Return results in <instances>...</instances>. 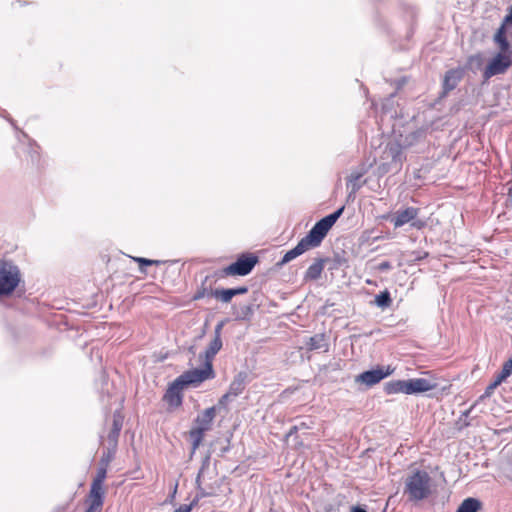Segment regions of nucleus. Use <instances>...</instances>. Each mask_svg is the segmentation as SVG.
I'll return each instance as SVG.
<instances>
[{
    "label": "nucleus",
    "instance_id": "12",
    "mask_svg": "<svg viewBox=\"0 0 512 512\" xmlns=\"http://www.w3.org/2000/svg\"><path fill=\"white\" fill-rule=\"evenodd\" d=\"M409 145L410 143L390 142L385 150L386 158H391L392 162L400 167L404 160L403 149Z\"/></svg>",
    "mask_w": 512,
    "mask_h": 512
},
{
    "label": "nucleus",
    "instance_id": "33",
    "mask_svg": "<svg viewBox=\"0 0 512 512\" xmlns=\"http://www.w3.org/2000/svg\"><path fill=\"white\" fill-rule=\"evenodd\" d=\"M174 512H190V507H188L187 505H181Z\"/></svg>",
    "mask_w": 512,
    "mask_h": 512
},
{
    "label": "nucleus",
    "instance_id": "2",
    "mask_svg": "<svg viewBox=\"0 0 512 512\" xmlns=\"http://www.w3.org/2000/svg\"><path fill=\"white\" fill-rule=\"evenodd\" d=\"M431 478L426 471H416L405 481L404 492L412 501L425 499L430 494Z\"/></svg>",
    "mask_w": 512,
    "mask_h": 512
},
{
    "label": "nucleus",
    "instance_id": "24",
    "mask_svg": "<svg viewBox=\"0 0 512 512\" xmlns=\"http://www.w3.org/2000/svg\"><path fill=\"white\" fill-rule=\"evenodd\" d=\"M512 374V359L506 361L501 372L497 375L496 380L501 384L506 378Z\"/></svg>",
    "mask_w": 512,
    "mask_h": 512
},
{
    "label": "nucleus",
    "instance_id": "37",
    "mask_svg": "<svg viewBox=\"0 0 512 512\" xmlns=\"http://www.w3.org/2000/svg\"><path fill=\"white\" fill-rule=\"evenodd\" d=\"M352 512H366V511L361 508H355V509H353Z\"/></svg>",
    "mask_w": 512,
    "mask_h": 512
},
{
    "label": "nucleus",
    "instance_id": "23",
    "mask_svg": "<svg viewBox=\"0 0 512 512\" xmlns=\"http://www.w3.org/2000/svg\"><path fill=\"white\" fill-rule=\"evenodd\" d=\"M122 423H123V419H122V416L120 415L119 412H116L114 413V416H113V428H112V431L110 432V435L109 437L112 439V440H116L120 431H121V428H122Z\"/></svg>",
    "mask_w": 512,
    "mask_h": 512
},
{
    "label": "nucleus",
    "instance_id": "20",
    "mask_svg": "<svg viewBox=\"0 0 512 512\" xmlns=\"http://www.w3.org/2000/svg\"><path fill=\"white\" fill-rule=\"evenodd\" d=\"M481 507L479 500L475 498L465 499L459 506L457 512H477Z\"/></svg>",
    "mask_w": 512,
    "mask_h": 512
},
{
    "label": "nucleus",
    "instance_id": "17",
    "mask_svg": "<svg viewBox=\"0 0 512 512\" xmlns=\"http://www.w3.org/2000/svg\"><path fill=\"white\" fill-rule=\"evenodd\" d=\"M385 391L388 394L403 393L409 395L407 380H394L385 384Z\"/></svg>",
    "mask_w": 512,
    "mask_h": 512
},
{
    "label": "nucleus",
    "instance_id": "38",
    "mask_svg": "<svg viewBox=\"0 0 512 512\" xmlns=\"http://www.w3.org/2000/svg\"><path fill=\"white\" fill-rule=\"evenodd\" d=\"M474 59H480L478 56L477 57H471L470 60L473 61Z\"/></svg>",
    "mask_w": 512,
    "mask_h": 512
},
{
    "label": "nucleus",
    "instance_id": "21",
    "mask_svg": "<svg viewBox=\"0 0 512 512\" xmlns=\"http://www.w3.org/2000/svg\"><path fill=\"white\" fill-rule=\"evenodd\" d=\"M245 388V384H244V379L242 378L241 375H238L233 381L232 383L230 384V387H229V390H228V393L233 396V397H236L238 396L239 394L242 393V391L244 390Z\"/></svg>",
    "mask_w": 512,
    "mask_h": 512
},
{
    "label": "nucleus",
    "instance_id": "5",
    "mask_svg": "<svg viewBox=\"0 0 512 512\" xmlns=\"http://www.w3.org/2000/svg\"><path fill=\"white\" fill-rule=\"evenodd\" d=\"M214 378V370L211 363H204L202 368H195L184 372L177 377V384H181L184 388L193 386L197 387L202 382Z\"/></svg>",
    "mask_w": 512,
    "mask_h": 512
},
{
    "label": "nucleus",
    "instance_id": "11",
    "mask_svg": "<svg viewBox=\"0 0 512 512\" xmlns=\"http://www.w3.org/2000/svg\"><path fill=\"white\" fill-rule=\"evenodd\" d=\"M407 382L409 395L424 393L435 389L437 386L433 379L427 378H413L408 379Z\"/></svg>",
    "mask_w": 512,
    "mask_h": 512
},
{
    "label": "nucleus",
    "instance_id": "6",
    "mask_svg": "<svg viewBox=\"0 0 512 512\" xmlns=\"http://www.w3.org/2000/svg\"><path fill=\"white\" fill-rule=\"evenodd\" d=\"M418 213V208L406 207L403 210L396 211L391 216H387L386 219H389L395 228L410 223L413 228L422 229L425 226V222L417 219Z\"/></svg>",
    "mask_w": 512,
    "mask_h": 512
},
{
    "label": "nucleus",
    "instance_id": "22",
    "mask_svg": "<svg viewBox=\"0 0 512 512\" xmlns=\"http://www.w3.org/2000/svg\"><path fill=\"white\" fill-rule=\"evenodd\" d=\"M375 304L382 309L388 308L392 304L390 292L385 290L375 296Z\"/></svg>",
    "mask_w": 512,
    "mask_h": 512
},
{
    "label": "nucleus",
    "instance_id": "1",
    "mask_svg": "<svg viewBox=\"0 0 512 512\" xmlns=\"http://www.w3.org/2000/svg\"><path fill=\"white\" fill-rule=\"evenodd\" d=\"M345 207L342 206L334 213L322 218L319 220L309 231V233L302 238L300 241L305 245V247L309 250L311 248L318 247L328 231L332 228L335 222L342 215Z\"/></svg>",
    "mask_w": 512,
    "mask_h": 512
},
{
    "label": "nucleus",
    "instance_id": "10",
    "mask_svg": "<svg viewBox=\"0 0 512 512\" xmlns=\"http://www.w3.org/2000/svg\"><path fill=\"white\" fill-rule=\"evenodd\" d=\"M393 373V369L388 367H377L369 371H365L356 376L355 381L357 383L364 384L367 387H371L379 383L384 378L388 377Z\"/></svg>",
    "mask_w": 512,
    "mask_h": 512
},
{
    "label": "nucleus",
    "instance_id": "8",
    "mask_svg": "<svg viewBox=\"0 0 512 512\" xmlns=\"http://www.w3.org/2000/svg\"><path fill=\"white\" fill-rule=\"evenodd\" d=\"M107 470L106 467H100L97 470V474L92 481L89 495L87 498V503L96 504L99 506H103L104 503V489L103 483L106 479Z\"/></svg>",
    "mask_w": 512,
    "mask_h": 512
},
{
    "label": "nucleus",
    "instance_id": "29",
    "mask_svg": "<svg viewBox=\"0 0 512 512\" xmlns=\"http://www.w3.org/2000/svg\"><path fill=\"white\" fill-rule=\"evenodd\" d=\"M87 504H88V506H87V509L85 512H102L103 506H99V505L92 504V503H87Z\"/></svg>",
    "mask_w": 512,
    "mask_h": 512
},
{
    "label": "nucleus",
    "instance_id": "25",
    "mask_svg": "<svg viewBox=\"0 0 512 512\" xmlns=\"http://www.w3.org/2000/svg\"><path fill=\"white\" fill-rule=\"evenodd\" d=\"M495 41L500 46V49H501L500 52H512V50L509 48V44H508L506 37L503 33V28H501L495 35Z\"/></svg>",
    "mask_w": 512,
    "mask_h": 512
},
{
    "label": "nucleus",
    "instance_id": "7",
    "mask_svg": "<svg viewBox=\"0 0 512 512\" xmlns=\"http://www.w3.org/2000/svg\"><path fill=\"white\" fill-rule=\"evenodd\" d=\"M512 64V52H499L486 66L483 77L485 80L503 74Z\"/></svg>",
    "mask_w": 512,
    "mask_h": 512
},
{
    "label": "nucleus",
    "instance_id": "30",
    "mask_svg": "<svg viewBox=\"0 0 512 512\" xmlns=\"http://www.w3.org/2000/svg\"><path fill=\"white\" fill-rule=\"evenodd\" d=\"M391 268H392V266H391L390 262H388V261H384V262L380 263L377 267V269L379 271H387V270H390Z\"/></svg>",
    "mask_w": 512,
    "mask_h": 512
},
{
    "label": "nucleus",
    "instance_id": "14",
    "mask_svg": "<svg viewBox=\"0 0 512 512\" xmlns=\"http://www.w3.org/2000/svg\"><path fill=\"white\" fill-rule=\"evenodd\" d=\"M184 387L181 384H177V379L169 386L165 393L164 399L170 406L177 407L182 403V390Z\"/></svg>",
    "mask_w": 512,
    "mask_h": 512
},
{
    "label": "nucleus",
    "instance_id": "13",
    "mask_svg": "<svg viewBox=\"0 0 512 512\" xmlns=\"http://www.w3.org/2000/svg\"><path fill=\"white\" fill-rule=\"evenodd\" d=\"M221 330H222V324H218L215 328V337L210 342L208 348L206 349V351L204 353L205 363L212 364L213 358L222 348Z\"/></svg>",
    "mask_w": 512,
    "mask_h": 512
},
{
    "label": "nucleus",
    "instance_id": "28",
    "mask_svg": "<svg viewBox=\"0 0 512 512\" xmlns=\"http://www.w3.org/2000/svg\"><path fill=\"white\" fill-rule=\"evenodd\" d=\"M500 385L499 381L496 379L486 388L485 392L479 397V401L490 397L494 390Z\"/></svg>",
    "mask_w": 512,
    "mask_h": 512
},
{
    "label": "nucleus",
    "instance_id": "19",
    "mask_svg": "<svg viewBox=\"0 0 512 512\" xmlns=\"http://www.w3.org/2000/svg\"><path fill=\"white\" fill-rule=\"evenodd\" d=\"M324 269V263L322 260H317L316 262H314L313 264H311L306 273H305V279L306 280H316L318 279L321 274H322V271Z\"/></svg>",
    "mask_w": 512,
    "mask_h": 512
},
{
    "label": "nucleus",
    "instance_id": "36",
    "mask_svg": "<svg viewBox=\"0 0 512 512\" xmlns=\"http://www.w3.org/2000/svg\"><path fill=\"white\" fill-rule=\"evenodd\" d=\"M207 495L208 494L202 489L196 494V496H200V499L206 497Z\"/></svg>",
    "mask_w": 512,
    "mask_h": 512
},
{
    "label": "nucleus",
    "instance_id": "34",
    "mask_svg": "<svg viewBox=\"0 0 512 512\" xmlns=\"http://www.w3.org/2000/svg\"><path fill=\"white\" fill-rule=\"evenodd\" d=\"M504 21L505 23L512 24V8L510 9L509 14L506 15Z\"/></svg>",
    "mask_w": 512,
    "mask_h": 512
},
{
    "label": "nucleus",
    "instance_id": "26",
    "mask_svg": "<svg viewBox=\"0 0 512 512\" xmlns=\"http://www.w3.org/2000/svg\"><path fill=\"white\" fill-rule=\"evenodd\" d=\"M132 259L139 264V270L142 273L146 272L143 266L159 265L161 263L159 260H151L142 257H133Z\"/></svg>",
    "mask_w": 512,
    "mask_h": 512
},
{
    "label": "nucleus",
    "instance_id": "3",
    "mask_svg": "<svg viewBox=\"0 0 512 512\" xmlns=\"http://www.w3.org/2000/svg\"><path fill=\"white\" fill-rule=\"evenodd\" d=\"M215 416L216 408L210 407L205 409L195 419V426L190 431L193 450H196L200 446L205 433L211 429Z\"/></svg>",
    "mask_w": 512,
    "mask_h": 512
},
{
    "label": "nucleus",
    "instance_id": "16",
    "mask_svg": "<svg viewBox=\"0 0 512 512\" xmlns=\"http://www.w3.org/2000/svg\"><path fill=\"white\" fill-rule=\"evenodd\" d=\"M463 76L462 69H452L447 71L444 77L443 87L446 92L453 90Z\"/></svg>",
    "mask_w": 512,
    "mask_h": 512
},
{
    "label": "nucleus",
    "instance_id": "32",
    "mask_svg": "<svg viewBox=\"0 0 512 512\" xmlns=\"http://www.w3.org/2000/svg\"><path fill=\"white\" fill-rule=\"evenodd\" d=\"M200 501V496H195V498L192 500V502L187 505L188 507H190V511L192 510L193 507H195L198 502Z\"/></svg>",
    "mask_w": 512,
    "mask_h": 512
},
{
    "label": "nucleus",
    "instance_id": "35",
    "mask_svg": "<svg viewBox=\"0 0 512 512\" xmlns=\"http://www.w3.org/2000/svg\"><path fill=\"white\" fill-rule=\"evenodd\" d=\"M231 397V395L227 392L225 395L222 396L220 402L225 403L228 401V399Z\"/></svg>",
    "mask_w": 512,
    "mask_h": 512
},
{
    "label": "nucleus",
    "instance_id": "4",
    "mask_svg": "<svg viewBox=\"0 0 512 512\" xmlns=\"http://www.w3.org/2000/svg\"><path fill=\"white\" fill-rule=\"evenodd\" d=\"M20 271L10 262L0 261V295H9L18 286Z\"/></svg>",
    "mask_w": 512,
    "mask_h": 512
},
{
    "label": "nucleus",
    "instance_id": "9",
    "mask_svg": "<svg viewBox=\"0 0 512 512\" xmlns=\"http://www.w3.org/2000/svg\"><path fill=\"white\" fill-rule=\"evenodd\" d=\"M256 263H257L256 257L243 256V257H240L236 262L225 267L222 272H223V275H225V276H230V275L245 276L251 272V270L254 268Z\"/></svg>",
    "mask_w": 512,
    "mask_h": 512
},
{
    "label": "nucleus",
    "instance_id": "15",
    "mask_svg": "<svg viewBox=\"0 0 512 512\" xmlns=\"http://www.w3.org/2000/svg\"><path fill=\"white\" fill-rule=\"evenodd\" d=\"M247 287H239L232 289H216L213 292V296L224 303H228L231 299L236 295H241L247 293Z\"/></svg>",
    "mask_w": 512,
    "mask_h": 512
},
{
    "label": "nucleus",
    "instance_id": "18",
    "mask_svg": "<svg viewBox=\"0 0 512 512\" xmlns=\"http://www.w3.org/2000/svg\"><path fill=\"white\" fill-rule=\"evenodd\" d=\"M308 251V249L305 247V245L299 241L298 244L291 250L285 253L281 260V265L286 264L290 262L291 260L295 259L296 257L300 256L304 252Z\"/></svg>",
    "mask_w": 512,
    "mask_h": 512
},
{
    "label": "nucleus",
    "instance_id": "27",
    "mask_svg": "<svg viewBox=\"0 0 512 512\" xmlns=\"http://www.w3.org/2000/svg\"><path fill=\"white\" fill-rule=\"evenodd\" d=\"M322 342H323V336L322 335H316L314 337H311L308 346L310 349H320L322 348Z\"/></svg>",
    "mask_w": 512,
    "mask_h": 512
},
{
    "label": "nucleus",
    "instance_id": "31",
    "mask_svg": "<svg viewBox=\"0 0 512 512\" xmlns=\"http://www.w3.org/2000/svg\"><path fill=\"white\" fill-rule=\"evenodd\" d=\"M302 428H308V426L304 422H301L299 425H295L291 428L290 434H292L294 431L300 430Z\"/></svg>",
    "mask_w": 512,
    "mask_h": 512
}]
</instances>
